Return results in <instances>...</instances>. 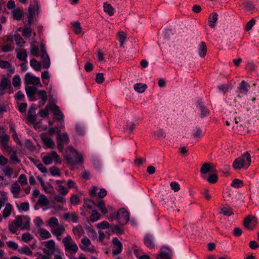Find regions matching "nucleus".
Wrapping results in <instances>:
<instances>
[{
    "instance_id": "52",
    "label": "nucleus",
    "mask_w": 259,
    "mask_h": 259,
    "mask_svg": "<svg viewBox=\"0 0 259 259\" xmlns=\"http://www.w3.org/2000/svg\"><path fill=\"white\" fill-rule=\"evenodd\" d=\"M157 259H170V257L168 252L161 251L157 256Z\"/></svg>"
},
{
    "instance_id": "53",
    "label": "nucleus",
    "mask_w": 259,
    "mask_h": 259,
    "mask_svg": "<svg viewBox=\"0 0 259 259\" xmlns=\"http://www.w3.org/2000/svg\"><path fill=\"white\" fill-rule=\"evenodd\" d=\"M82 231V229L80 225H78L77 226L74 227L72 229L73 234L75 235H78L79 237L81 236Z\"/></svg>"
},
{
    "instance_id": "37",
    "label": "nucleus",
    "mask_w": 259,
    "mask_h": 259,
    "mask_svg": "<svg viewBox=\"0 0 259 259\" xmlns=\"http://www.w3.org/2000/svg\"><path fill=\"white\" fill-rule=\"evenodd\" d=\"M32 33L31 27L25 26L22 31V35L26 38L30 37Z\"/></svg>"
},
{
    "instance_id": "42",
    "label": "nucleus",
    "mask_w": 259,
    "mask_h": 259,
    "mask_svg": "<svg viewBox=\"0 0 259 259\" xmlns=\"http://www.w3.org/2000/svg\"><path fill=\"white\" fill-rule=\"evenodd\" d=\"M20 253H23L27 255L31 256L32 251L30 249L28 246H25L18 250Z\"/></svg>"
},
{
    "instance_id": "2",
    "label": "nucleus",
    "mask_w": 259,
    "mask_h": 259,
    "mask_svg": "<svg viewBox=\"0 0 259 259\" xmlns=\"http://www.w3.org/2000/svg\"><path fill=\"white\" fill-rule=\"evenodd\" d=\"M251 156L248 152H245L241 156L237 158L233 163V167L235 169H239L243 167L247 168L250 164Z\"/></svg>"
},
{
    "instance_id": "18",
    "label": "nucleus",
    "mask_w": 259,
    "mask_h": 259,
    "mask_svg": "<svg viewBox=\"0 0 259 259\" xmlns=\"http://www.w3.org/2000/svg\"><path fill=\"white\" fill-rule=\"evenodd\" d=\"M65 231V228L63 226H60L57 228L51 229V232L55 236H61Z\"/></svg>"
},
{
    "instance_id": "49",
    "label": "nucleus",
    "mask_w": 259,
    "mask_h": 259,
    "mask_svg": "<svg viewBox=\"0 0 259 259\" xmlns=\"http://www.w3.org/2000/svg\"><path fill=\"white\" fill-rule=\"evenodd\" d=\"M120 46H122L126 39V34L122 31H120L117 34Z\"/></svg>"
},
{
    "instance_id": "57",
    "label": "nucleus",
    "mask_w": 259,
    "mask_h": 259,
    "mask_svg": "<svg viewBox=\"0 0 259 259\" xmlns=\"http://www.w3.org/2000/svg\"><path fill=\"white\" fill-rule=\"evenodd\" d=\"M243 5L247 11H251L254 9V6L251 2H244Z\"/></svg>"
},
{
    "instance_id": "21",
    "label": "nucleus",
    "mask_w": 259,
    "mask_h": 259,
    "mask_svg": "<svg viewBox=\"0 0 259 259\" xmlns=\"http://www.w3.org/2000/svg\"><path fill=\"white\" fill-rule=\"evenodd\" d=\"M12 210V205L8 203L6 204L5 207L3 211V217L4 218H7L11 214Z\"/></svg>"
},
{
    "instance_id": "23",
    "label": "nucleus",
    "mask_w": 259,
    "mask_h": 259,
    "mask_svg": "<svg viewBox=\"0 0 259 259\" xmlns=\"http://www.w3.org/2000/svg\"><path fill=\"white\" fill-rule=\"evenodd\" d=\"M232 87V84L231 83H228L227 84H220L218 86V89L220 92L226 93L229 90H231Z\"/></svg>"
},
{
    "instance_id": "54",
    "label": "nucleus",
    "mask_w": 259,
    "mask_h": 259,
    "mask_svg": "<svg viewBox=\"0 0 259 259\" xmlns=\"http://www.w3.org/2000/svg\"><path fill=\"white\" fill-rule=\"evenodd\" d=\"M97 228L101 229H104L106 228H110L111 226L107 221H103L97 225Z\"/></svg>"
},
{
    "instance_id": "47",
    "label": "nucleus",
    "mask_w": 259,
    "mask_h": 259,
    "mask_svg": "<svg viewBox=\"0 0 259 259\" xmlns=\"http://www.w3.org/2000/svg\"><path fill=\"white\" fill-rule=\"evenodd\" d=\"M17 56L20 61H26L27 55L26 51L24 50L18 52Z\"/></svg>"
},
{
    "instance_id": "31",
    "label": "nucleus",
    "mask_w": 259,
    "mask_h": 259,
    "mask_svg": "<svg viewBox=\"0 0 259 259\" xmlns=\"http://www.w3.org/2000/svg\"><path fill=\"white\" fill-rule=\"evenodd\" d=\"M47 224L50 228H51V229L55 228L59 225L58 220L54 217H51L49 219Z\"/></svg>"
},
{
    "instance_id": "3",
    "label": "nucleus",
    "mask_w": 259,
    "mask_h": 259,
    "mask_svg": "<svg viewBox=\"0 0 259 259\" xmlns=\"http://www.w3.org/2000/svg\"><path fill=\"white\" fill-rule=\"evenodd\" d=\"M68 150L69 153L65 157L66 160L68 163L71 165H76L83 162V159L81 154H79L73 148H69Z\"/></svg>"
},
{
    "instance_id": "44",
    "label": "nucleus",
    "mask_w": 259,
    "mask_h": 259,
    "mask_svg": "<svg viewBox=\"0 0 259 259\" xmlns=\"http://www.w3.org/2000/svg\"><path fill=\"white\" fill-rule=\"evenodd\" d=\"M49 170L52 176H60L61 175L60 169L56 166L50 167Z\"/></svg>"
},
{
    "instance_id": "5",
    "label": "nucleus",
    "mask_w": 259,
    "mask_h": 259,
    "mask_svg": "<svg viewBox=\"0 0 259 259\" xmlns=\"http://www.w3.org/2000/svg\"><path fill=\"white\" fill-rule=\"evenodd\" d=\"M39 7L38 0H34L33 4L30 5L28 8V21L27 23L25 25V26L31 27L32 23L34 22L35 12H36V13L38 12Z\"/></svg>"
},
{
    "instance_id": "40",
    "label": "nucleus",
    "mask_w": 259,
    "mask_h": 259,
    "mask_svg": "<svg viewBox=\"0 0 259 259\" xmlns=\"http://www.w3.org/2000/svg\"><path fill=\"white\" fill-rule=\"evenodd\" d=\"M21 190L19 185L16 182L11 185V191L14 194H19Z\"/></svg>"
},
{
    "instance_id": "50",
    "label": "nucleus",
    "mask_w": 259,
    "mask_h": 259,
    "mask_svg": "<svg viewBox=\"0 0 259 259\" xmlns=\"http://www.w3.org/2000/svg\"><path fill=\"white\" fill-rule=\"evenodd\" d=\"M3 171L4 174H5V175L6 176L8 177L9 178L11 177V176L13 174V169L9 166L4 168L3 169Z\"/></svg>"
},
{
    "instance_id": "12",
    "label": "nucleus",
    "mask_w": 259,
    "mask_h": 259,
    "mask_svg": "<svg viewBox=\"0 0 259 259\" xmlns=\"http://www.w3.org/2000/svg\"><path fill=\"white\" fill-rule=\"evenodd\" d=\"M112 243L114 245L112 253L114 255L119 254L122 249V244L117 238L114 237L112 239Z\"/></svg>"
},
{
    "instance_id": "10",
    "label": "nucleus",
    "mask_w": 259,
    "mask_h": 259,
    "mask_svg": "<svg viewBox=\"0 0 259 259\" xmlns=\"http://www.w3.org/2000/svg\"><path fill=\"white\" fill-rule=\"evenodd\" d=\"M46 248L42 249L45 254L52 256L55 253V242L53 240H50L44 243Z\"/></svg>"
},
{
    "instance_id": "63",
    "label": "nucleus",
    "mask_w": 259,
    "mask_h": 259,
    "mask_svg": "<svg viewBox=\"0 0 259 259\" xmlns=\"http://www.w3.org/2000/svg\"><path fill=\"white\" fill-rule=\"evenodd\" d=\"M170 186L171 189L173 190L175 192H178L180 189V186L179 184L176 182H172L170 184Z\"/></svg>"
},
{
    "instance_id": "60",
    "label": "nucleus",
    "mask_w": 259,
    "mask_h": 259,
    "mask_svg": "<svg viewBox=\"0 0 259 259\" xmlns=\"http://www.w3.org/2000/svg\"><path fill=\"white\" fill-rule=\"evenodd\" d=\"M211 28L215 26V24L218 20V15L217 13L213 12L211 14Z\"/></svg>"
},
{
    "instance_id": "9",
    "label": "nucleus",
    "mask_w": 259,
    "mask_h": 259,
    "mask_svg": "<svg viewBox=\"0 0 259 259\" xmlns=\"http://www.w3.org/2000/svg\"><path fill=\"white\" fill-rule=\"evenodd\" d=\"M50 110L52 111L55 116V118L58 122L61 123V122L63 121L64 115L58 106L55 104H50Z\"/></svg>"
},
{
    "instance_id": "11",
    "label": "nucleus",
    "mask_w": 259,
    "mask_h": 259,
    "mask_svg": "<svg viewBox=\"0 0 259 259\" xmlns=\"http://www.w3.org/2000/svg\"><path fill=\"white\" fill-rule=\"evenodd\" d=\"M250 88V85L244 80H242L237 87L236 92L238 96L241 97L243 95H246Z\"/></svg>"
},
{
    "instance_id": "20",
    "label": "nucleus",
    "mask_w": 259,
    "mask_h": 259,
    "mask_svg": "<svg viewBox=\"0 0 259 259\" xmlns=\"http://www.w3.org/2000/svg\"><path fill=\"white\" fill-rule=\"evenodd\" d=\"M95 205L97 206L104 214L108 213V210L105 207V203L103 200H100L97 204L95 203Z\"/></svg>"
},
{
    "instance_id": "13",
    "label": "nucleus",
    "mask_w": 259,
    "mask_h": 259,
    "mask_svg": "<svg viewBox=\"0 0 259 259\" xmlns=\"http://www.w3.org/2000/svg\"><path fill=\"white\" fill-rule=\"evenodd\" d=\"M36 108L32 105L29 109L28 111L27 120L29 122L34 123L36 119V115L35 113Z\"/></svg>"
},
{
    "instance_id": "36",
    "label": "nucleus",
    "mask_w": 259,
    "mask_h": 259,
    "mask_svg": "<svg viewBox=\"0 0 259 259\" xmlns=\"http://www.w3.org/2000/svg\"><path fill=\"white\" fill-rule=\"evenodd\" d=\"M12 83L15 88H19L21 85V81L19 75H15L12 80Z\"/></svg>"
},
{
    "instance_id": "28",
    "label": "nucleus",
    "mask_w": 259,
    "mask_h": 259,
    "mask_svg": "<svg viewBox=\"0 0 259 259\" xmlns=\"http://www.w3.org/2000/svg\"><path fill=\"white\" fill-rule=\"evenodd\" d=\"M73 31L76 34H79L81 32V27L79 21H76L72 24Z\"/></svg>"
},
{
    "instance_id": "56",
    "label": "nucleus",
    "mask_w": 259,
    "mask_h": 259,
    "mask_svg": "<svg viewBox=\"0 0 259 259\" xmlns=\"http://www.w3.org/2000/svg\"><path fill=\"white\" fill-rule=\"evenodd\" d=\"M92 204L95 205V203L92 200L89 199H84V205L88 209H91L93 208Z\"/></svg>"
},
{
    "instance_id": "1",
    "label": "nucleus",
    "mask_w": 259,
    "mask_h": 259,
    "mask_svg": "<svg viewBox=\"0 0 259 259\" xmlns=\"http://www.w3.org/2000/svg\"><path fill=\"white\" fill-rule=\"evenodd\" d=\"M25 91L30 101H35L40 99L39 102L40 106L45 105L47 100V92L44 90H37L34 86H28L25 87Z\"/></svg>"
},
{
    "instance_id": "43",
    "label": "nucleus",
    "mask_w": 259,
    "mask_h": 259,
    "mask_svg": "<svg viewBox=\"0 0 259 259\" xmlns=\"http://www.w3.org/2000/svg\"><path fill=\"white\" fill-rule=\"evenodd\" d=\"M50 104L47 105L44 109H41L39 111V115L43 118H45L48 116V110L50 109Z\"/></svg>"
},
{
    "instance_id": "61",
    "label": "nucleus",
    "mask_w": 259,
    "mask_h": 259,
    "mask_svg": "<svg viewBox=\"0 0 259 259\" xmlns=\"http://www.w3.org/2000/svg\"><path fill=\"white\" fill-rule=\"evenodd\" d=\"M18 181L22 185H25L27 184V178L24 174H21L19 176Z\"/></svg>"
},
{
    "instance_id": "24",
    "label": "nucleus",
    "mask_w": 259,
    "mask_h": 259,
    "mask_svg": "<svg viewBox=\"0 0 259 259\" xmlns=\"http://www.w3.org/2000/svg\"><path fill=\"white\" fill-rule=\"evenodd\" d=\"M103 8L104 11L109 16L113 15L114 13V9L110 4H108L107 3H104L103 4Z\"/></svg>"
},
{
    "instance_id": "29",
    "label": "nucleus",
    "mask_w": 259,
    "mask_h": 259,
    "mask_svg": "<svg viewBox=\"0 0 259 259\" xmlns=\"http://www.w3.org/2000/svg\"><path fill=\"white\" fill-rule=\"evenodd\" d=\"M58 143H61L63 144H67L69 142V138L68 135L67 133H63L60 137L59 139H57Z\"/></svg>"
},
{
    "instance_id": "41",
    "label": "nucleus",
    "mask_w": 259,
    "mask_h": 259,
    "mask_svg": "<svg viewBox=\"0 0 259 259\" xmlns=\"http://www.w3.org/2000/svg\"><path fill=\"white\" fill-rule=\"evenodd\" d=\"M39 231L40 236L42 238L46 239L50 238L51 237V235L48 231L44 229H40Z\"/></svg>"
},
{
    "instance_id": "7",
    "label": "nucleus",
    "mask_w": 259,
    "mask_h": 259,
    "mask_svg": "<svg viewBox=\"0 0 259 259\" xmlns=\"http://www.w3.org/2000/svg\"><path fill=\"white\" fill-rule=\"evenodd\" d=\"M24 82L26 85L32 84L35 86L42 87L40 82L39 78L32 75L30 73H27L24 78Z\"/></svg>"
},
{
    "instance_id": "19",
    "label": "nucleus",
    "mask_w": 259,
    "mask_h": 259,
    "mask_svg": "<svg viewBox=\"0 0 259 259\" xmlns=\"http://www.w3.org/2000/svg\"><path fill=\"white\" fill-rule=\"evenodd\" d=\"M13 18L16 20H20L22 17L23 10L20 8L14 9L12 11Z\"/></svg>"
},
{
    "instance_id": "25",
    "label": "nucleus",
    "mask_w": 259,
    "mask_h": 259,
    "mask_svg": "<svg viewBox=\"0 0 259 259\" xmlns=\"http://www.w3.org/2000/svg\"><path fill=\"white\" fill-rule=\"evenodd\" d=\"M144 244L149 248L152 249L154 247V244L149 235H146L145 236Z\"/></svg>"
},
{
    "instance_id": "64",
    "label": "nucleus",
    "mask_w": 259,
    "mask_h": 259,
    "mask_svg": "<svg viewBox=\"0 0 259 259\" xmlns=\"http://www.w3.org/2000/svg\"><path fill=\"white\" fill-rule=\"evenodd\" d=\"M42 161L46 165H48L52 163L53 160L51 155H48L44 157Z\"/></svg>"
},
{
    "instance_id": "46",
    "label": "nucleus",
    "mask_w": 259,
    "mask_h": 259,
    "mask_svg": "<svg viewBox=\"0 0 259 259\" xmlns=\"http://www.w3.org/2000/svg\"><path fill=\"white\" fill-rule=\"evenodd\" d=\"M256 20L255 19L252 18L246 24L244 29L246 31H249L253 26L255 24Z\"/></svg>"
},
{
    "instance_id": "27",
    "label": "nucleus",
    "mask_w": 259,
    "mask_h": 259,
    "mask_svg": "<svg viewBox=\"0 0 259 259\" xmlns=\"http://www.w3.org/2000/svg\"><path fill=\"white\" fill-rule=\"evenodd\" d=\"M147 88V86L146 84H142L141 83H136L134 86V90L140 93H143Z\"/></svg>"
},
{
    "instance_id": "51",
    "label": "nucleus",
    "mask_w": 259,
    "mask_h": 259,
    "mask_svg": "<svg viewBox=\"0 0 259 259\" xmlns=\"http://www.w3.org/2000/svg\"><path fill=\"white\" fill-rule=\"evenodd\" d=\"M9 140V136L5 134V133L3 132V134L0 136V144L8 143Z\"/></svg>"
},
{
    "instance_id": "15",
    "label": "nucleus",
    "mask_w": 259,
    "mask_h": 259,
    "mask_svg": "<svg viewBox=\"0 0 259 259\" xmlns=\"http://www.w3.org/2000/svg\"><path fill=\"white\" fill-rule=\"evenodd\" d=\"M197 51L200 57L203 58L205 56L207 52V48L204 42L201 41L198 45Z\"/></svg>"
},
{
    "instance_id": "62",
    "label": "nucleus",
    "mask_w": 259,
    "mask_h": 259,
    "mask_svg": "<svg viewBox=\"0 0 259 259\" xmlns=\"http://www.w3.org/2000/svg\"><path fill=\"white\" fill-rule=\"evenodd\" d=\"M31 55L35 57H38L39 48L38 46L31 47L30 50Z\"/></svg>"
},
{
    "instance_id": "4",
    "label": "nucleus",
    "mask_w": 259,
    "mask_h": 259,
    "mask_svg": "<svg viewBox=\"0 0 259 259\" xmlns=\"http://www.w3.org/2000/svg\"><path fill=\"white\" fill-rule=\"evenodd\" d=\"M65 250L70 253H75L78 251V248L75 242L72 240L70 235H67L62 239Z\"/></svg>"
},
{
    "instance_id": "59",
    "label": "nucleus",
    "mask_w": 259,
    "mask_h": 259,
    "mask_svg": "<svg viewBox=\"0 0 259 259\" xmlns=\"http://www.w3.org/2000/svg\"><path fill=\"white\" fill-rule=\"evenodd\" d=\"M154 134L157 136L158 139L165 138L166 136V134L162 129H159L155 131Z\"/></svg>"
},
{
    "instance_id": "39",
    "label": "nucleus",
    "mask_w": 259,
    "mask_h": 259,
    "mask_svg": "<svg viewBox=\"0 0 259 259\" xmlns=\"http://www.w3.org/2000/svg\"><path fill=\"white\" fill-rule=\"evenodd\" d=\"M221 212L226 216H230L233 214L232 209L229 207H224L221 208Z\"/></svg>"
},
{
    "instance_id": "38",
    "label": "nucleus",
    "mask_w": 259,
    "mask_h": 259,
    "mask_svg": "<svg viewBox=\"0 0 259 259\" xmlns=\"http://www.w3.org/2000/svg\"><path fill=\"white\" fill-rule=\"evenodd\" d=\"M101 214L96 210H93L90 217V220L92 222H95L100 219Z\"/></svg>"
},
{
    "instance_id": "30",
    "label": "nucleus",
    "mask_w": 259,
    "mask_h": 259,
    "mask_svg": "<svg viewBox=\"0 0 259 259\" xmlns=\"http://www.w3.org/2000/svg\"><path fill=\"white\" fill-rule=\"evenodd\" d=\"M42 141L48 147L51 149H54L55 148V144L51 138L49 137H45L42 139Z\"/></svg>"
},
{
    "instance_id": "35",
    "label": "nucleus",
    "mask_w": 259,
    "mask_h": 259,
    "mask_svg": "<svg viewBox=\"0 0 259 259\" xmlns=\"http://www.w3.org/2000/svg\"><path fill=\"white\" fill-rule=\"evenodd\" d=\"M10 160L15 163H19L20 162V160L18 158L17 156V153L16 151H12L11 152H10Z\"/></svg>"
},
{
    "instance_id": "34",
    "label": "nucleus",
    "mask_w": 259,
    "mask_h": 259,
    "mask_svg": "<svg viewBox=\"0 0 259 259\" xmlns=\"http://www.w3.org/2000/svg\"><path fill=\"white\" fill-rule=\"evenodd\" d=\"M30 65L36 71H40L41 70V64L35 59L30 60Z\"/></svg>"
},
{
    "instance_id": "55",
    "label": "nucleus",
    "mask_w": 259,
    "mask_h": 259,
    "mask_svg": "<svg viewBox=\"0 0 259 259\" xmlns=\"http://www.w3.org/2000/svg\"><path fill=\"white\" fill-rule=\"evenodd\" d=\"M33 239V236L29 233L22 234V239L25 242H28Z\"/></svg>"
},
{
    "instance_id": "8",
    "label": "nucleus",
    "mask_w": 259,
    "mask_h": 259,
    "mask_svg": "<svg viewBox=\"0 0 259 259\" xmlns=\"http://www.w3.org/2000/svg\"><path fill=\"white\" fill-rule=\"evenodd\" d=\"M257 223V219L255 216L248 215L245 218L243 221L244 227L250 230H252L255 227Z\"/></svg>"
},
{
    "instance_id": "14",
    "label": "nucleus",
    "mask_w": 259,
    "mask_h": 259,
    "mask_svg": "<svg viewBox=\"0 0 259 259\" xmlns=\"http://www.w3.org/2000/svg\"><path fill=\"white\" fill-rule=\"evenodd\" d=\"M11 88V81L7 77H3L2 78L0 82V90L4 91L8 88Z\"/></svg>"
},
{
    "instance_id": "16",
    "label": "nucleus",
    "mask_w": 259,
    "mask_h": 259,
    "mask_svg": "<svg viewBox=\"0 0 259 259\" xmlns=\"http://www.w3.org/2000/svg\"><path fill=\"white\" fill-rule=\"evenodd\" d=\"M40 58L43 68L48 69L50 66V60L48 54H41L40 55Z\"/></svg>"
},
{
    "instance_id": "48",
    "label": "nucleus",
    "mask_w": 259,
    "mask_h": 259,
    "mask_svg": "<svg viewBox=\"0 0 259 259\" xmlns=\"http://www.w3.org/2000/svg\"><path fill=\"white\" fill-rule=\"evenodd\" d=\"M14 39L17 45L19 47H22L25 43L23 39L19 34L15 35Z\"/></svg>"
},
{
    "instance_id": "33",
    "label": "nucleus",
    "mask_w": 259,
    "mask_h": 259,
    "mask_svg": "<svg viewBox=\"0 0 259 259\" xmlns=\"http://www.w3.org/2000/svg\"><path fill=\"white\" fill-rule=\"evenodd\" d=\"M197 106L198 107L199 110H200L201 117H203L209 114V110L206 108V107L200 103H198Z\"/></svg>"
},
{
    "instance_id": "17",
    "label": "nucleus",
    "mask_w": 259,
    "mask_h": 259,
    "mask_svg": "<svg viewBox=\"0 0 259 259\" xmlns=\"http://www.w3.org/2000/svg\"><path fill=\"white\" fill-rule=\"evenodd\" d=\"M210 171V163H204L201 168L200 172L201 174V177L203 179H206V174Z\"/></svg>"
},
{
    "instance_id": "26",
    "label": "nucleus",
    "mask_w": 259,
    "mask_h": 259,
    "mask_svg": "<svg viewBox=\"0 0 259 259\" xmlns=\"http://www.w3.org/2000/svg\"><path fill=\"white\" fill-rule=\"evenodd\" d=\"M38 203L41 206H46L48 205L49 204V200L45 195L41 194L39 196V198L38 200Z\"/></svg>"
},
{
    "instance_id": "22",
    "label": "nucleus",
    "mask_w": 259,
    "mask_h": 259,
    "mask_svg": "<svg viewBox=\"0 0 259 259\" xmlns=\"http://www.w3.org/2000/svg\"><path fill=\"white\" fill-rule=\"evenodd\" d=\"M110 231L113 233L118 234H122L124 233V230L119 225H111Z\"/></svg>"
},
{
    "instance_id": "6",
    "label": "nucleus",
    "mask_w": 259,
    "mask_h": 259,
    "mask_svg": "<svg viewBox=\"0 0 259 259\" xmlns=\"http://www.w3.org/2000/svg\"><path fill=\"white\" fill-rule=\"evenodd\" d=\"M116 218L120 225L126 224L130 219L128 212L124 208H121L116 213Z\"/></svg>"
},
{
    "instance_id": "32",
    "label": "nucleus",
    "mask_w": 259,
    "mask_h": 259,
    "mask_svg": "<svg viewBox=\"0 0 259 259\" xmlns=\"http://www.w3.org/2000/svg\"><path fill=\"white\" fill-rule=\"evenodd\" d=\"M243 186V182L239 179H235L231 184V186L235 188H241Z\"/></svg>"
},
{
    "instance_id": "45",
    "label": "nucleus",
    "mask_w": 259,
    "mask_h": 259,
    "mask_svg": "<svg viewBox=\"0 0 259 259\" xmlns=\"http://www.w3.org/2000/svg\"><path fill=\"white\" fill-rule=\"evenodd\" d=\"M10 130L13 133L12 137H13L14 140L15 141V142H16L18 145H22L21 142L18 137V136L16 133V131L15 130V128L14 127H13L12 126H11Z\"/></svg>"
},
{
    "instance_id": "58",
    "label": "nucleus",
    "mask_w": 259,
    "mask_h": 259,
    "mask_svg": "<svg viewBox=\"0 0 259 259\" xmlns=\"http://www.w3.org/2000/svg\"><path fill=\"white\" fill-rule=\"evenodd\" d=\"M12 223L16 225L18 227H22V216L18 215L16 217V219L15 220H13L12 221Z\"/></svg>"
}]
</instances>
